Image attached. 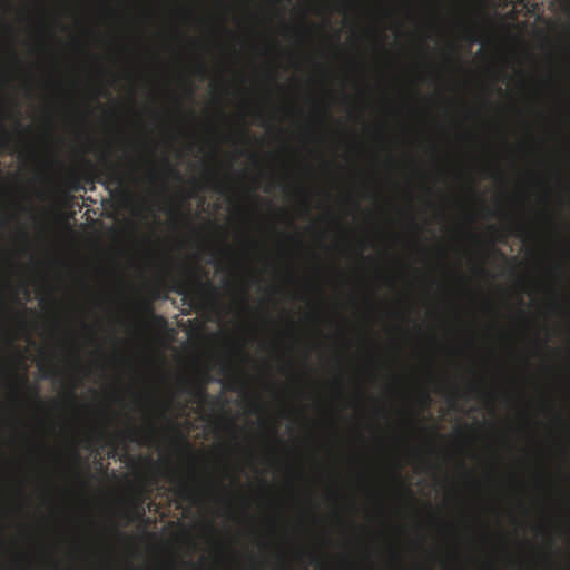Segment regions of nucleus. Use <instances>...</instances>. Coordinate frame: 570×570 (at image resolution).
<instances>
[{
    "label": "nucleus",
    "instance_id": "f257e3e1",
    "mask_svg": "<svg viewBox=\"0 0 570 570\" xmlns=\"http://www.w3.org/2000/svg\"><path fill=\"white\" fill-rule=\"evenodd\" d=\"M100 178L99 183L105 185L107 189L111 186L122 187L126 183V175L118 168L116 164L110 161L107 163V166L99 174Z\"/></svg>",
    "mask_w": 570,
    "mask_h": 570
},
{
    "label": "nucleus",
    "instance_id": "f03ea898",
    "mask_svg": "<svg viewBox=\"0 0 570 570\" xmlns=\"http://www.w3.org/2000/svg\"><path fill=\"white\" fill-rule=\"evenodd\" d=\"M204 289H214V286L210 282L202 283L197 281V288L191 291L189 285L185 282H179L175 286V292L179 295H183V299L185 302L188 301L189 306H193V302L196 298H200Z\"/></svg>",
    "mask_w": 570,
    "mask_h": 570
},
{
    "label": "nucleus",
    "instance_id": "7ed1b4c3",
    "mask_svg": "<svg viewBox=\"0 0 570 570\" xmlns=\"http://www.w3.org/2000/svg\"><path fill=\"white\" fill-rule=\"evenodd\" d=\"M200 494V491L195 490L188 482H179L176 489V495L181 500L194 502L196 497Z\"/></svg>",
    "mask_w": 570,
    "mask_h": 570
},
{
    "label": "nucleus",
    "instance_id": "20e7f679",
    "mask_svg": "<svg viewBox=\"0 0 570 570\" xmlns=\"http://www.w3.org/2000/svg\"><path fill=\"white\" fill-rule=\"evenodd\" d=\"M18 382L21 387L27 390L35 399H38V387L36 385H30L26 375H21ZM37 402L42 405V402H40L39 400H37Z\"/></svg>",
    "mask_w": 570,
    "mask_h": 570
},
{
    "label": "nucleus",
    "instance_id": "39448f33",
    "mask_svg": "<svg viewBox=\"0 0 570 570\" xmlns=\"http://www.w3.org/2000/svg\"><path fill=\"white\" fill-rule=\"evenodd\" d=\"M66 185L68 186V188L72 191H79V190H82L85 189L79 180V178L75 175H71L69 176L67 179H66Z\"/></svg>",
    "mask_w": 570,
    "mask_h": 570
},
{
    "label": "nucleus",
    "instance_id": "423d86ee",
    "mask_svg": "<svg viewBox=\"0 0 570 570\" xmlns=\"http://www.w3.org/2000/svg\"><path fill=\"white\" fill-rule=\"evenodd\" d=\"M210 180L213 181V188L220 194L226 191L225 183L217 176V174L213 173L210 175Z\"/></svg>",
    "mask_w": 570,
    "mask_h": 570
},
{
    "label": "nucleus",
    "instance_id": "0eeeda50",
    "mask_svg": "<svg viewBox=\"0 0 570 570\" xmlns=\"http://www.w3.org/2000/svg\"><path fill=\"white\" fill-rule=\"evenodd\" d=\"M164 167L168 176L175 177L177 179H180V174L178 170L170 164L168 158H165L164 160Z\"/></svg>",
    "mask_w": 570,
    "mask_h": 570
},
{
    "label": "nucleus",
    "instance_id": "6e6552de",
    "mask_svg": "<svg viewBox=\"0 0 570 570\" xmlns=\"http://www.w3.org/2000/svg\"><path fill=\"white\" fill-rule=\"evenodd\" d=\"M145 309L147 312V314L155 321L157 322L158 324H161V325H165L167 322L165 320V317L163 316H159V315H155L154 312H153V307L151 305L148 303L145 305Z\"/></svg>",
    "mask_w": 570,
    "mask_h": 570
},
{
    "label": "nucleus",
    "instance_id": "1a4fd4ad",
    "mask_svg": "<svg viewBox=\"0 0 570 570\" xmlns=\"http://www.w3.org/2000/svg\"><path fill=\"white\" fill-rule=\"evenodd\" d=\"M184 391H187L189 392L190 394L193 395H196L198 397H206L207 396V393L205 391V389H193V390H187L186 389V384L184 383Z\"/></svg>",
    "mask_w": 570,
    "mask_h": 570
},
{
    "label": "nucleus",
    "instance_id": "9d476101",
    "mask_svg": "<svg viewBox=\"0 0 570 570\" xmlns=\"http://www.w3.org/2000/svg\"><path fill=\"white\" fill-rule=\"evenodd\" d=\"M147 179L153 183V184H156L158 181V173L154 169L149 170L146 175Z\"/></svg>",
    "mask_w": 570,
    "mask_h": 570
},
{
    "label": "nucleus",
    "instance_id": "9b49d317",
    "mask_svg": "<svg viewBox=\"0 0 570 570\" xmlns=\"http://www.w3.org/2000/svg\"><path fill=\"white\" fill-rule=\"evenodd\" d=\"M240 382V380L236 376H233L232 384L229 385V389L232 391H236V385Z\"/></svg>",
    "mask_w": 570,
    "mask_h": 570
},
{
    "label": "nucleus",
    "instance_id": "f8f14e48",
    "mask_svg": "<svg viewBox=\"0 0 570 570\" xmlns=\"http://www.w3.org/2000/svg\"><path fill=\"white\" fill-rule=\"evenodd\" d=\"M2 136H3V139H2V146H7L9 140H10V136L7 131L2 130Z\"/></svg>",
    "mask_w": 570,
    "mask_h": 570
},
{
    "label": "nucleus",
    "instance_id": "ddd939ff",
    "mask_svg": "<svg viewBox=\"0 0 570 570\" xmlns=\"http://www.w3.org/2000/svg\"><path fill=\"white\" fill-rule=\"evenodd\" d=\"M155 431H156V429H155L154 424H153V423H150V425H149V431H148V433L145 435V436H146V439H150V438L155 434Z\"/></svg>",
    "mask_w": 570,
    "mask_h": 570
},
{
    "label": "nucleus",
    "instance_id": "4468645a",
    "mask_svg": "<svg viewBox=\"0 0 570 570\" xmlns=\"http://www.w3.org/2000/svg\"><path fill=\"white\" fill-rule=\"evenodd\" d=\"M423 401H424V404H425V405H429V404H430V401H431V400H430V396H429V394H428V393H424V394H423Z\"/></svg>",
    "mask_w": 570,
    "mask_h": 570
},
{
    "label": "nucleus",
    "instance_id": "2eb2a0df",
    "mask_svg": "<svg viewBox=\"0 0 570 570\" xmlns=\"http://www.w3.org/2000/svg\"><path fill=\"white\" fill-rule=\"evenodd\" d=\"M72 458H73V460H75L76 462H79V459H80V458H79V453L77 452V450H73V451H72Z\"/></svg>",
    "mask_w": 570,
    "mask_h": 570
},
{
    "label": "nucleus",
    "instance_id": "dca6fc26",
    "mask_svg": "<svg viewBox=\"0 0 570 570\" xmlns=\"http://www.w3.org/2000/svg\"><path fill=\"white\" fill-rule=\"evenodd\" d=\"M173 430H175L179 436L180 440H184V435L178 431V429L176 426H171Z\"/></svg>",
    "mask_w": 570,
    "mask_h": 570
},
{
    "label": "nucleus",
    "instance_id": "f3484780",
    "mask_svg": "<svg viewBox=\"0 0 570 570\" xmlns=\"http://www.w3.org/2000/svg\"><path fill=\"white\" fill-rule=\"evenodd\" d=\"M204 70H205V67H204V65H203V63H200V65L198 66V72H199V73H203V72H204Z\"/></svg>",
    "mask_w": 570,
    "mask_h": 570
},
{
    "label": "nucleus",
    "instance_id": "a211bd4d",
    "mask_svg": "<svg viewBox=\"0 0 570 570\" xmlns=\"http://www.w3.org/2000/svg\"><path fill=\"white\" fill-rule=\"evenodd\" d=\"M68 396H69V399H70L71 401H75L73 390H71V391L69 392Z\"/></svg>",
    "mask_w": 570,
    "mask_h": 570
},
{
    "label": "nucleus",
    "instance_id": "6ab92c4d",
    "mask_svg": "<svg viewBox=\"0 0 570 570\" xmlns=\"http://www.w3.org/2000/svg\"><path fill=\"white\" fill-rule=\"evenodd\" d=\"M138 432H139V430L137 428H135V426H132L131 430H130V434H136Z\"/></svg>",
    "mask_w": 570,
    "mask_h": 570
},
{
    "label": "nucleus",
    "instance_id": "aec40b11",
    "mask_svg": "<svg viewBox=\"0 0 570 570\" xmlns=\"http://www.w3.org/2000/svg\"><path fill=\"white\" fill-rule=\"evenodd\" d=\"M137 513H138V517H142L144 515V510H142L141 507H139Z\"/></svg>",
    "mask_w": 570,
    "mask_h": 570
},
{
    "label": "nucleus",
    "instance_id": "412c9836",
    "mask_svg": "<svg viewBox=\"0 0 570 570\" xmlns=\"http://www.w3.org/2000/svg\"><path fill=\"white\" fill-rule=\"evenodd\" d=\"M157 483V478L156 476H151L150 478V484H156Z\"/></svg>",
    "mask_w": 570,
    "mask_h": 570
},
{
    "label": "nucleus",
    "instance_id": "4be33fe9",
    "mask_svg": "<svg viewBox=\"0 0 570 570\" xmlns=\"http://www.w3.org/2000/svg\"><path fill=\"white\" fill-rule=\"evenodd\" d=\"M404 491L409 494V495H412V491L410 488L407 487H404Z\"/></svg>",
    "mask_w": 570,
    "mask_h": 570
},
{
    "label": "nucleus",
    "instance_id": "5701e85b",
    "mask_svg": "<svg viewBox=\"0 0 570 570\" xmlns=\"http://www.w3.org/2000/svg\"><path fill=\"white\" fill-rule=\"evenodd\" d=\"M86 181H87V183H94V179H92V177H91V176H89V177H87V178H86Z\"/></svg>",
    "mask_w": 570,
    "mask_h": 570
},
{
    "label": "nucleus",
    "instance_id": "b1692460",
    "mask_svg": "<svg viewBox=\"0 0 570 570\" xmlns=\"http://www.w3.org/2000/svg\"><path fill=\"white\" fill-rule=\"evenodd\" d=\"M316 561H318V558L316 556H313L312 563H316Z\"/></svg>",
    "mask_w": 570,
    "mask_h": 570
},
{
    "label": "nucleus",
    "instance_id": "393cba45",
    "mask_svg": "<svg viewBox=\"0 0 570 570\" xmlns=\"http://www.w3.org/2000/svg\"><path fill=\"white\" fill-rule=\"evenodd\" d=\"M2 307L4 311H11V308H9L6 304H2Z\"/></svg>",
    "mask_w": 570,
    "mask_h": 570
},
{
    "label": "nucleus",
    "instance_id": "a878e982",
    "mask_svg": "<svg viewBox=\"0 0 570 570\" xmlns=\"http://www.w3.org/2000/svg\"><path fill=\"white\" fill-rule=\"evenodd\" d=\"M12 56L14 57V59H17V58H18V56H17V52H16V51H12Z\"/></svg>",
    "mask_w": 570,
    "mask_h": 570
},
{
    "label": "nucleus",
    "instance_id": "bb28decb",
    "mask_svg": "<svg viewBox=\"0 0 570 570\" xmlns=\"http://www.w3.org/2000/svg\"><path fill=\"white\" fill-rule=\"evenodd\" d=\"M470 387H471V390H473V391H474V390H476V385H474V384H472Z\"/></svg>",
    "mask_w": 570,
    "mask_h": 570
},
{
    "label": "nucleus",
    "instance_id": "cd10ccee",
    "mask_svg": "<svg viewBox=\"0 0 570 570\" xmlns=\"http://www.w3.org/2000/svg\"><path fill=\"white\" fill-rule=\"evenodd\" d=\"M168 407H169V402H167V403L165 404V410L167 411V410H168Z\"/></svg>",
    "mask_w": 570,
    "mask_h": 570
},
{
    "label": "nucleus",
    "instance_id": "c85d7f7f",
    "mask_svg": "<svg viewBox=\"0 0 570 570\" xmlns=\"http://www.w3.org/2000/svg\"><path fill=\"white\" fill-rule=\"evenodd\" d=\"M14 315H16L17 317H19V318L21 317V315H20V314H18V312H14Z\"/></svg>",
    "mask_w": 570,
    "mask_h": 570
}]
</instances>
